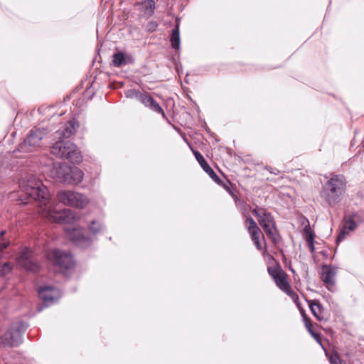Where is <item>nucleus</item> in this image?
<instances>
[{"instance_id": "1", "label": "nucleus", "mask_w": 364, "mask_h": 364, "mask_svg": "<svg viewBox=\"0 0 364 364\" xmlns=\"http://www.w3.org/2000/svg\"><path fill=\"white\" fill-rule=\"evenodd\" d=\"M21 191L24 193L28 199L31 198L38 203V213L43 217L53 220L57 223L71 224L75 221L76 215L70 209L60 210L57 205L50 200L48 188L41 180L33 174H26L19 181Z\"/></svg>"}, {"instance_id": "2", "label": "nucleus", "mask_w": 364, "mask_h": 364, "mask_svg": "<svg viewBox=\"0 0 364 364\" xmlns=\"http://www.w3.org/2000/svg\"><path fill=\"white\" fill-rule=\"evenodd\" d=\"M327 181L320 191L321 198L330 206L339 203L346 189V180L342 174L330 173L324 176Z\"/></svg>"}, {"instance_id": "3", "label": "nucleus", "mask_w": 364, "mask_h": 364, "mask_svg": "<svg viewBox=\"0 0 364 364\" xmlns=\"http://www.w3.org/2000/svg\"><path fill=\"white\" fill-rule=\"evenodd\" d=\"M52 154L59 158H65L73 164L82 161V156L77 146L70 141L59 140L51 147Z\"/></svg>"}, {"instance_id": "4", "label": "nucleus", "mask_w": 364, "mask_h": 364, "mask_svg": "<svg viewBox=\"0 0 364 364\" xmlns=\"http://www.w3.org/2000/svg\"><path fill=\"white\" fill-rule=\"evenodd\" d=\"M26 328V326L21 322L11 324L0 336V347L15 348L20 346L23 342V334Z\"/></svg>"}, {"instance_id": "5", "label": "nucleus", "mask_w": 364, "mask_h": 364, "mask_svg": "<svg viewBox=\"0 0 364 364\" xmlns=\"http://www.w3.org/2000/svg\"><path fill=\"white\" fill-rule=\"evenodd\" d=\"M253 214L258 218L260 226L267 235L274 242L279 240L276 223L272 214L264 208L257 207L252 210Z\"/></svg>"}, {"instance_id": "6", "label": "nucleus", "mask_w": 364, "mask_h": 364, "mask_svg": "<svg viewBox=\"0 0 364 364\" xmlns=\"http://www.w3.org/2000/svg\"><path fill=\"white\" fill-rule=\"evenodd\" d=\"M48 131L44 127L32 129L22 143L18 145L20 152H31L39 147L42 139L48 134Z\"/></svg>"}, {"instance_id": "7", "label": "nucleus", "mask_w": 364, "mask_h": 364, "mask_svg": "<svg viewBox=\"0 0 364 364\" xmlns=\"http://www.w3.org/2000/svg\"><path fill=\"white\" fill-rule=\"evenodd\" d=\"M58 200L65 205L84 208L89 200L84 194L73 191H62L57 194Z\"/></svg>"}, {"instance_id": "8", "label": "nucleus", "mask_w": 364, "mask_h": 364, "mask_svg": "<svg viewBox=\"0 0 364 364\" xmlns=\"http://www.w3.org/2000/svg\"><path fill=\"white\" fill-rule=\"evenodd\" d=\"M46 255L48 260L60 269H68L74 265L73 255L69 252L53 249L48 250Z\"/></svg>"}, {"instance_id": "9", "label": "nucleus", "mask_w": 364, "mask_h": 364, "mask_svg": "<svg viewBox=\"0 0 364 364\" xmlns=\"http://www.w3.org/2000/svg\"><path fill=\"white\" fill-rule=\"evenodd\" d=\"M66 235L77 245L81 248L89 247L92 240L90 237L85 235V229L67 226L64 228Z\"/></svg>"}, {"instance_id": "10", "label": "nucleus", "mask_w": 364, "mask_h": 364, "mask_svg": "<svg viewBox=\"0 0 364 364\" xmlns=\"http://www.w3.org/2000/svg\"><path fill=\"white\" fill-rule=\"evenodd\" d=\"M38 295L43 302V306H38V311H41L44 307L53 304L60 297L59 289L53 286H45L39 288Z\"/></svg>"}, {"instance_id": "11", "label": "nucleus", "mask_w": 364, "mask_h": 364, "mask_svg": "<svg viewBox=\"0 0 364 364\" xmlns=\"http://www.w3.org/2000/svg\"><path fill=\"white\" fill-rule=\"evenodd\" d=\"M18 263L26 271L36 272L39 269V264L33 258L32 251L25 247L17 258Z\"/></svg>"}, {"instance_id": "12", "label": "nucleus", "mask_w": 364, "mask_h": 364, "mask_svg": "<svg viewBox=\"0 0 364 364\" xmlns=\"http://www.w3.org/2000/svg\"><path fill=\"white\" fill-rule=\"evenodd\" d=\"M69 171H70V166L65 163H56L50 170V176L58 182L65 183Z\"/></svg>"}, {"instance_id": "13", "label": "nucleus", "mask_w": 364, "mask_h": 364, "mask_svg": "<svg viewBox=\"0 0 364 364\" xmlns=\"http://www.w3.org/2000/svg\"><path fill=\"white\" fill-rule=\"evenodd\" d=\"M358 226V223L346 217L343 219L342 227L336 239V242L338 243L343 240L345 237L348 235L350 232L354 231Z\"/></svg>"}, {"instance_id": "14", "label": "nucleus", "mask_w": 364, "mask_h": 364, "mask_svg": "<svg viewBox=\"0 0 364 364\" xmlns=\"http://www.w3.org/2000/svg\"><path fill=\"white\" fill-rule=\"evenodd\" d=\"M139 101L145 107H149L157 113H161L162 115L165 117L163 109L150 95L142 92Z\"/></svg>"}, {"instance_id": "15", "label": "nucleus", "mask_w": 364, "mask_h": 364, "mask_svg": "<svg viewBox=\"0 0 364 364\" xmlns=\"http://www.w3.org/2000/svg\"><path fill=\"white\" fill-rule=\"evenodd\" d=\"M136 6L138 7L144 17L149 18L154 13L155 1L154 0H140V1L136 4Z\"/></svg>"}, {"instance_id": "16", "label": "nucleus", "mask_w": 364, "mask_h": 364, "mask_svg": "<svg viewBox=\"0 0 364 364\" xmlns=\"http://www.w3.org/2000/svg\"><path fill=\"white\" fill-rule=\"evenodd\" d=\"M194 156H196V160L200 164V166L210 176V177L216 183H220V178L218 175L215 173V171L211 168V167L208 165L203 155L198 151L193 150Z\"/></svg>"}, {"instance_id": "17", "label": "nucleus", "mask_w": 364, "mask_h": 364, "mask_svg": "<svg viewBox=\"0 0 364 364\" xmlns=\"http://www.w3.org/2000/svg\"><path fill=\"white\" fill-rule=\"evenodd\" d=\"M77 127V122L75 119H73V120L68 121L64 125L63 129L57 131L55 134L59 139H67L70 137L75 132Z\"/></svg>"}, {"instance_id": "18", "label": "nucleus", "mask_w": 364, "mask_h": 364, "mask_svg": "<svg viewBox=\"0 0 364 364\" xmlns=\"http://www.w3.org/2000/svg\"><path fill=\"white\" fill-rule=\"evenodd\" d=\"M83 176L84 173L81 169L76 166H70V171L68 173L65 183L77 185L82 181Z\"/></svg>"}, {"instance_id": "19", "label": "nucleus", "mask_w": 364, "mask_h": 364, "mask_svg": "<svg viewBox=\"0 0 364 364\" xmlns=\"http://www.w3.org/2000/svg\"><path fill=\"white\" fill-rule=\"evenodd\" d=\"M112 63L116 67H122L134 62L133 58L125 53L118 51L113 55Z\"/></svg>"}, {"instance_id": "20", "label": "nucleus", "mask_w": 364, "mask_h": 364, "mask_svg": "<svg viewBox=\"0 0 364 364\" xmlns=\"http://www.w3.org/2000/svg\"><path fill=\"white\" fill-rule=\"evenodd\" d=\"M336 274V267L327 264L322 266L321 278L323 283L335 281Z\"/></svg>"}, {"instance_id": "21", "label": "nucleus", "mask_w": 364, "mask_h": 364, "mask_svg": "<svg viewBox=\"0 0 364 364\" xmlns=\"http://www.w3.org/2000/svg\"><path fill=\"white\" fill-rule=\"evenodd\" d=\"M274 280L277 285L283 291H287L289 288V284L287 279L286 274L282 272L279 275H277Z\"/></svg>"}, {"instance_id": "22", "label": "nucleus", "mask_w": 364, "mask_h": 364, "mask_svg": "<svg viewBox=\"0 0 364 364\" xmlns=\"http://www.w3.org/2000/svg\"><path fill=\"white\" fill-rule=\"evenodd\" d=\"M170 41L173 48L178 50L180 48V33L178 26H175L171 31Z\"/></svg>"}, {"instance_id": "23", "label": "nucleus", "mask_w": 364, "mask_h": 364, "mask_svg": "<svg viewBox=\"0 0 364 364\" xmlns=\"http://www.w3.org/2000/svg\"><path fill=\"white\" fill-rule=\"evenodd\" d=\"M88 228L90 231L94 235L101 232L104 229L103 225L99 221L97 220H92L91 222H90Z\"/></svg>"}, {"instance_id": "24", "label": "nucleus", "mask_w": 364, "mask_h": 364, "mask_svg": "<svg viewBox=\"0 0 364 364\" xmlns=\"http://www.w3.org/2000/svg\"><path fill=\"white\" fill-rule=\"evenodd\" d=\"M310 309L314 314V316L318 320H321V317L319 314L322 309V306L317 301H311L309 304Z\"/></svg>"}, {"instance_id": "25", "label": "nucleus", "mask_w": 364, "mask_h": 364, "mask_svg": "<svg viewBox=\"0 0 364 364\" xmlns=\"http://www.w3.org/2000/svg\"><path fill=\"white\" fill-rule=\"evenodd\" d=\"M249 233L250 234L251 238L254 242V244L255 245L257 249L260 250L262 249V245L259 242V236L261 233L260 229L259 228L258 230L249 231Z\"/></svg>"}, {"instance_id": "26", "label": "nucleus", "mask_w": 364, "mask_h": 364, "mask_svg": "<svg viewBox=\"0 0 364 364\" xmlns=\"http://www.w3.org/2000/svg\"><path fill=\"white\" fill-rule=\"evenodd\" d=\"M326 355L328 357L331 364H346V363L341 359L337 353H328L326 352Z\"/></svg>"}, {"instance_id": "27", "label": "nucleus", "mask_w": 364, "mask_h": 364, "mask_svg": "<svg viewBox=\"0 0 364 364\" xmlns=\"http://www.w3.org/2000/svg\"><path fill=\"white\" fill-rule=\"evenodd\" d=\"M141 93V92L135 89H129L124 91V95L127 98L136 99L137 100H139Z\"/></svg>"}, {"instance_id": "28", "label": "nucleus", "mask_w": 364, "mask_h": 364, "mask_svg": "<svg viewBox=\"0 0 364 364\" xmlns=\"http://www.w3.org/2000/svg\"><path fill=\"white\" fill-rule=\"evenodd\" d=\"M304 233L305 236V240L307 242L314 241V234L311 230L309 225H307L304 228Z\"/></svg>"}, {"instance_id": "29", "label": "nucleus", "mask_w": 364, "mask_h": 364, "mask_svg": "<svg viewBox=\"0 0 364 364\" xmlns=\"http://www.w3.org/2000/svg\"><path fill=\"white\" fill-rule=\"evenodd\" d=\"M12 269L10 262H0V276H4L9 273Z\"/></svg>"}, {"instance_id": "30", "label": "nucleus", "mask_w": 364, "mask_h": 364, "mask_svg": "<svg viewBox=\"0 0 364 364\" xmlns=\"http://www.w3.org/2000/svg\"><path fill=\"white\" fill-rule=\"evenodd\" d=\"M246 223L249 224V226L247 227L248 231H252V230L259 229L256 222L251 217L247 218Z\"/></svg>"}, {"instance_id": "31", "label": "nucleus", "mask_w": 364, "mask_h": 364, "mask_svg": "<svg viewBox=\"0 0 364 364\" xmlns=\"http://www.w3.org/2000/svg\"><path fill=\"white\" fill-rule=\"evenodd\" d=\"M267 270L269 274L273 277V279L283 272L279 267H269Z\"/></svg>"}, {"instance_id": "32", "label": "nucleus", "mask_w": 364, "mask_h": 364, "mask_svg": "<svg viewBox=\"0 0 364 364\" xmlns=\"http://www.w3.org/2000/svg\"><path fill=\"white\" fill-rule=\"evenodd\" d=\"M347 218L355 221L356 223H358V225L363 222V219L358 212L353 213L352 214L348 215Z\"/></svg>"}, {"instance_id": "33", "label": "nucleus", "mask_w": 364, "mask_h": 364, "mask_svg": "<svg viewBox=\"0 0 364 364\" xmlns=\"http://www.w3.org/2000/svg\"><path fill=\"white\" fill-rule=\"evenodd\" d=\"M305 326L309 333L317 341V342L320 343L319 336L312 329L311 323L310 324L306 323Z\"/></svg>"}, {"instance_id": "34", "label": "nucleus", "mask_w": 364, "mask_h": 364, "mask_svg": "<svg viewBox=\"0 0 364 364\" xmlns=\"http://www.w3.org/2000/svg\"><path fill=\"white\" fill-rule=\"evenodd\" d=\"M326 288L328 289V291H331V292H333L336 291V284H335V281H332V282H326V283H324Z\"/></svg>"}, {"instance_id": "35", "label": "nucleus", "mask_w": 364, "mask_h": 364, "mask_svg": "<svg viewBox=\"0 0 364 364\" xmlns=\"http://www.w3.org/2000/svg\"><path fill=\"white\" fill-rule=\"evenodd\" d=\"M10 245V242L9 240H6L5 239H1L0 240V251L4 250V249L7 248Z\"/></svg>"}, {"instance_id": "36", "label": "nucleus", "mask_w": 364, "mask_h": 364, "mask_svg": "<svg viewBox=\"0 0 364 364\" xmlns=\"http://www.w3.org/2000/svg\"><path fill=\"white\" fill-rule=\"evenodd\" d=\"M300 312H301V314L302 316V318H303V321L304 322V324L306 325V323H307L308 324H310L311 323V320L310 318L306 315L305 314V311L304 309H300Z\"/></svg>"}, {"instance_id": "37", "label": "nucleus", "mask_w": 364, "mask_h": 364, "mask_svg": "<svg viewBox=\"0 0 364 364\" xmlns=\"http://www.w3.org/2000/svg\"><path fill=\"white\" fill-rule=\"evenodd\" d=\"M158 24L155 22H151L149 23L148 26H149V31H154L155 28L157 27Z\"/></svg>"}, {"instance_id": "38", "label": "nucleus", "mask_w": 364, "mask_h": 364, "mask_svg": "<svg viewBox=\"0 0 364 364\" xmlns=\"http://www.w3.org/2000/svg\"><path fill=\"white\" fill-rule=\"evenodd\" d=\"M307 244H308V247L311 251V252H314V250H315V248H314V241H311V242H307Z\"/></svg>"}, {"instance_id": "39", "label": "nucleus", "mask_w": 364, "mask_h": 364, "mask_svg": "<svg viewBox=\"0 0 364 364\" xmlns=\"http://www.w3.org/2000/svg\"><path fill=\"white\" fill-rule=\"evenodd\" d=\"M6 232V230H1V232H0V236H1V238L2 240H3V239H4V236L5 235Z\"/></svg>"}, {"instance_id": "40", "label": "nucleus", "mask_w": 364, "mask_h": 364, "mask_svg": "<svg viewBox=\"0 0 364 364\" xmlns=\"http://www.w3.org/2000/svg\"><path fill=\"white\" fill-rule=\"evenodd\" d=\"M179 23H180V19L178 18H176V26H178L179 27Z\"/></svg>"}, {"instance_id": "41", "label": "nucleus", "mask_w": 364, "mask_h": 364, "mask_svg": "<svg viewBox=\"0 0 364 364\" xmlns=\"http://www.w3.org/2000/svg\"><path fill=\"white\" fill-rule=\"evenodd\" d=\"M22 201V203H24V204H27L29 203L28 200H26V201H23V200H21Z\"/></svg>"}, {"instance_id": "42", "label": "nucleus", "mask_w": 364, "mask_h": 364, "mask_svg": "<svg viewBox=\"0 0 364 364\" xmlns=\"http://www.w3.org/2000/svg\"><path fill=\"white\" fill-rule=\"evenodd\" d=\"M363 146L364 147V144H363Z\"/></svg>"}]
</instances>
